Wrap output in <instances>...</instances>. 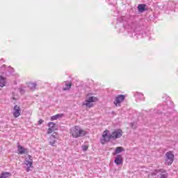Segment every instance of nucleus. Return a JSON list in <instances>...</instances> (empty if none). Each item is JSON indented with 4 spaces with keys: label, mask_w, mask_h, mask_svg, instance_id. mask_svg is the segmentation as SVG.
<instances>
[{
    "label": "nucleus",
    "mask_w": 178,
    "mask_h": 178,
    "mask_svg": "<svg viewBox=\"0 0 178 178\" xmlns=\"http://www.w3.org/2000/svg\"><path fill=\"white\" fill-rule=\"evenodd\" d=\"M83 151H87L88 149V146L83 145L82 146Z\"/></svg>",
    "instance_id": "nucleus-28"
},
{
    "label": "nucleus",
    "mask_w": 178,
    "mask_h": 178,
    "mask_svg": "<svg viewBox=\"0 0 178 178\" xmlns=\"http://www.w3.org/2000/svg\"><path fill=\"white\" fill-rule=\"evenodd\" d=\"M22 115V109L17 104L15 105L13 109V115L16 119Z\"/></svg>",
    "instance_id": "nucleus-6"
},
{
    "label": "nucleus",
    "mask_w": 178,
    "mask_h": 178,
    "mask_svg": "<svg viewBox=\"0 0 178 178\" xmlns=\"http://www.w3.org/2000/svg\"><path fill=\"white\" fill-rule=\"evenodd\" d=\"M24 163L27 168H31L33 166V156L31 155L26 156Z\"/></svg>",
    "instance_id": "nucleus-9"
},
{
    "label": "nucleus",
    "mask_w": 178,
    "mask_h": 178,
    "mask_svg": "<svg viewBox=\"0 0 178 178\" xmlns=\"http://www.w3.org/2000/svg\"><path fill=\"white\" fill-rule=\"evenodd\" d=\"M147 33H145V32L143 33V32L142 31V36H143V37H147Z\"/></svg>",
    "instance_id": "nucleus-30"
},
{
    "label": "nucleus",
    "mask_w": 178,
    "mask_h": 178,
    "mask_svg": "<svg viewBox=\"0 0 178 178\" xmlns=\"http://www.w3.org/2000/svg\"><path fill=\"white\" fill-rule=\"evenodd\" d=\"M175 160V155L172 152H168L165 153V165H170L173 163V161Z\"/></svg>",
    "instance_id": "nucleus-4"
},
{
    "label": "nucleus",
    "mask_w": 178,
    "mask_h": 178,
    "mask_svg": "<svg viewBox=\"0 0 178 178\" xmlns=\"http://www.w3.org/2000/svg\"><path fill=\"white\" fill-rule=\"evenodd\" d=\"M3 62V59L0 60V63H2Z\"/></svg>",
    "instance_id": "nucleus-34"
},
{
    "label": "nucleus",
    "mask_w": 178,
    "mask_h": 178,
    "mask_svg": "<svg viewBox=\"0 0 178 178\" xmlns=\"http://www.w3.org/2000/svg\"><path fill=\"white\" fill-rule=\"evenodd\" d=\"M160 178H168V177L166 176V175L161 174Z\"/></svg>",
    "instance_id": "nucleus-29"
},
{
    "label": "nucleus",
    "mask_w": 178,
    "mask_h": 178,
    "mask_svg": "<svg viewBox=\"0 0 178 178\" xmlns=\"http://www.w3.org/2000/svg\"><path fill=\"white\" fill-rule=\"evenodd\" d=\"M48 127L50 128V129H55V123L49 122Z\"/></svg>",
    "instance_id": "nucleus-23"
},
{
    "label": "nucleus",
    "mask_w": 178,
    "mask_h": 178,
    "mask_svg": "<svg viewBox=\"0 0 178 178\" xmlns=\"http://www.w3.org/2000/svg\"><path fill=\"white\" fill-rule=\"evenodd\" d=\"M124 149L122 147H118L115 148V152L113 153V155H118V154H120V152H123Z\"/></svg>",
    "instance_id": "nucleus-17"
},
{
    "label": "nucleus",
    "mask_w": 178,
    "mask_h": 178,
    "mask_svg": "<svg viewBox=\"0 0 178 178\" xmlns=\"http://www.w3.org/2000/svg\"><path fill=\"white\" fill-rule=\"evenodd\" d=\"M114 163L118 165H122V163H123V158L122 157V155H117L114 160Z\"/></svg>",
    "instance_id": "nucleus-14"
},
{
    "label": "nucleus",
    "mask_w": 178,
    "mask_h": 178,
    "mask_svg": "<svg viewBox=\"0 0 178 178\" xmlns=\"http://www.w3.org/2000/svg\"><path fill=\"white\" fill-rule=\"evenodd\" d=\"M112 138V135L109 134V131L106 130L103 132L102 138L100 140L102 144H106Z\"/></svg>",
    "instance_id": "nucleus-3"
},
{
    "label": "nucleus",
    "mask_w": 178,
    "mask_h": 178,
    "mask_svg": "<svg viewBox=\"0 0 178 178\" xmlns=\"http://www.w3.org/2000/svg\"><path fill=\"white\" fill-rule=\"evenodd\" d=\"M138 12L143 13L145 10V4H139L138 6Z\"/></svg>",
    "instance_id": "nucleus-20"
},
{
    "label": "nucleus",
    "mask_w": 178,
    "mask_h": 178,
    "mask_svg": "<svg viewBox=\"0 0 178 178\" xmlns=\"http://www.w3.org/2000/svg\"><path fill=\"white\" fill-rule=\"evenodd\" d=\"M60 118H63V114H62V113L56 114V115L51 117V121L58 120V119H60Z\"/></svg>",
    "instance_id": "nucleus-18"
},
{
    "label": "nucleus",
    "mask_w": 178,
    "mask_h": 178,
    "mask_svg": "<svg viewBox=\"0 0 178 178\" xmlns=\"http://www.w3.org/2000/svg\"><path fill=\"white\" fill-rule=\"evenodd\" d=\"M30 168H31V167H27L26 172H30Z\"/></svg>",
    "instance_id": "nucleus-33"
},
{
    "label": "nucleus",
    "mask_w": 178,
    "mask_h": 178,
    "mask_svg": "<svg viewBox=\"0 0 178 178\" xmlns=\"http://www.w3.org/2000/svg\"><path fill=\"white\" fill-rule=\"evenodd\" d=\"M168 104H170L169 97H168V101L163 104V106H159V108H162V109H168Z\"/></svg>",
    "instance_id": "nucleus-21"
},
{
    "label": "nucleus",
    "mask_w": 178,
    "mask_h": 178,
    "mask_svg": "<svg viewBox=\"0 0 178 178\" xmlns=\"http://www.w3.org/2000/svg\"><path fill=\"white\" fill-rule=\"evenodd\" d=\"M29 88H31V90H35V87H37V83H30L29 84Z\"/></svg>",
    "instance_id": "nucleus-22"
},
{
    "label": "nucleus",
    "mask_w": 178,
    "mask_h": 178,
    "mask_svg": "<svg viewBox=\"0 0 178 178\" xmlns=\"http://www.w3.org/2000/svg\"><path fill=\"white\" fill-rule=\"evenodd\" d=\"M8 72L10 73V76H13V77H15V79H19V77H20V75H19V74L16 73L15 72V69H13V67H8Z\"/></svg>",
    "instance_id": "nucleus-12"
},
{
    "label": "nucleus",
    "mask_w": 178,
    "mask_h": 178,
    "mask_svg": "<svg viewBox=\"0 0 178 178\" xmlns=\"http://www.w3.org/2000/svg\"><path fill=\"white\" fill-rule=\"evenodd\" d=\"M18 91H19L21 94H24V88H18Z\"/></svg>",
    "instance_id": "nucleus-26"
},
{
    "label": "nucleus",
    "mask_w": 178,
    "mask_h": 178,
    "mask_svg": "<svg viewBox=\"0 0 178 178\" xmlns=\"http://www.w3.org/2000/svg\"><path fill=\"white\" fill-rule=\"evenodd\" d=\"M70 88H72V83H70V82H64L63 83V90L64 91L70 90Z\"/></svg>",
    "instance_id": "nucleus-15"
},
{
    "label": "nucleus",
    "mask_w": 178,
    "mask_h": 178,
    "mask_svg": "<svg viewBox=\"0 0 178 178\" xmlns=\"http://www.w3.org/2000/svg\"><path fill=\"white\" fill-rule=\"evenodd\" d=\"M125 97H126L124 96V95H118L115 99L114 105H115V106H120V104H122V102L124 101Z\"/></svg>",
    "instance_id": "nucleus-7"
},
{
    "label": "nucleus",
    "mask_w": 178,
    "mask_h": 178,
    "mask_svg": "<svg viewBox=\"0 0 178 178\" xmlns=\"http://www.w3.org/2000/svg\"><path fill=\"white\" fill-rule=\"evenodd\" d=\"M54 130H55L53 128H49L47 130V134H52V133H54Z\"/></svg>",
    "instance_id": "nucleus-24"
},
{
    "label": "nucleus",
    "mask_w": 178,
    "mask_h": 178,
    "mask_svg": "<svg viewBox=\"0 0 178 178\" xmlns=\"http://www.w3.org/2000/svg\"><path fill=\"white\" fill-rule=\"evenodd\" d=\"M159 172V171H158V170H155L153 172H152V176H156Z\"/></svg>",
    "instance_id": "nucleus-25"
},
{
    "label": "nucleus",
    "mask_w": 178,
    "mask_h": 178,
    "mask_svg": "<svg viewBox=\"0 0 178 178\" xmlns=\"http://www.w3.org/2000/svg\"><path fill=\"white\" fill-rule=\"evenodd\" d=\"M43 123H44V120H40L38 121V124H42Z\"/></svg>",
    "instance_id": "nucleus-31"
},
{
    "label": "nucleus",
    "mask_w": 178,
    "mask_h": 178,
    "mask_svg": "<svg viewBox=\"0 0 178 178\" xmlns=\"http://www.w3.org/2000/svg\"><path fill=\"white\" fill-rule=\"evenodd\" d=\"M17 151L19 155H23V154H29V149L21 145L17 146Z\"/></svg>",
    "instance_id": "nucleus-13"
},
{
    "label": "nucleus",
    "mask_w": 178,
    "mask_h": 178,
    "mask_svg": "<svg viewBox=\"0 0 178 178\" xmlns=\"http://www.w3.org/2000/svg\"><path fill=\"white\" fill-rule=\"evenodd\" d=\"M14 84H15V85L17 84V81H15Z\"/></svg>",
    "instance_id": "nucleus-35"
},
{
    "label": "nucleus",
    "mask_w": 178,
    "mask_h": 178,
    "mask_svg": "<svg viewBox=\"0 0 178 178\" xmlns=\"http://www.w3.org/2000/svg\"><path fill=\"white\" fill-rule=\"evenodd\" d=\"M122 136H123V131H122V129H117L112 133L111 138L113 140H116V138H120Z\"/></svg>",
    "instance_id": "nucleus-10"
},
{
    "label": "nucleus",
    "mask_w": 178,
    "mask_h": 178,
    "mask_svg": "<svg viewBox=\"0 0 178 178\" xmlns=\"http://www.w3.org/2000/svg\"><path fill=\"white\" fill-rule=\"evenodd\" d=\"M12 99H13V101H17V97H16V95H15V93H13Z\"/></svg>",
    "instance_id": "nucleus-27"
},
{
    "label": "nucleus",
    "mask_w": 178,
    "mask_h": 178,
    "mask_svg": "<svg viewBox=\"0 0 178 178\" xmlns=\"http://www.w3.org/2000/svg\"><path fill=\"white\" fill-rule=\"evenodd\" d=\"M131 127H132V129H136V123H132L131 124Z\"/></svg>",
    "instance_id": "nucleus-32"
},
{
    "label": "nucleus",
    "mask_w": 178,
    "mask_h": 178,
    "mask_svg": "<svg viewBox=\"0 0 178 178\" xmlns=\"http://www.w3.org/2000/svg\"><path fill=\"white\" fill-rule=\"evenodd\" d=\"M98 99L95 97H90L83 102V105H86L87 108H92V102H97Z\"/></svg>",
    "instance_id": "nucleus-5"
},
{
    "label": "nucleus",
    "mask_w": 178,
    "mask_h": 178,
    "mask_svg": "<svg viewBox=\"0 0 178 178\" xmlns=\"http://www.w3.org/2000/svg\"><path fill=\"white\" fill-rule=\"evenodd\" d=\"M124 20V17H121L118 19V23L115 25V29L119 31V33H124L125 30L127 31L128 33H134V35H136V32H134V29L133 28V25H127L126 24H123L122 22Z\"/></svg>",
    "instance_id": "nucleus-1"
},
{
    "label": "nucleus",
    "mask_w": 178,
    "mask_h": 178,
    "mask_svg": "<svg viewBox=\"0 0 178 178\" xmlns=\"http://www.w3.org/2000/svg\"><path fill=\"white\" fill-rule=\"evenodd\" d=\"M134 97L136 102H140V101H144V99H145L144 94L140 92H135Z\"/></svg>",
    "instance_id": "nucleus-11"
},
{
    "label": "nucleus",
    "mask_w": 178,
    "mask_h": 178,
    "mask_svg": "<svg viewBox=\"0 0 178 178\" xmlns=\"http://www.w3.org/2000/svg\"><path fill=\"white\" fill-rule=\"evenodd\" d=\"M70 134L74 138H79V137H84L87 134V131L79 126H74L71 128Z\"/></svg>",
    "instance_id": "nucleus-2"
},
{
    "label": "nucleus",
    "mask_w": 178,
    "mask_h": 178,
    "mask_svg": "<svg viewBox=\"0 0 178 178\" xmlns=\"http://www.w3.org/2000/svg\"><path fill=\"white\" fill-rule=\"evenodd\" d=\"M57 140H58V134L54 133L51 136H50L49 138V143L50 145H51V147H55Z\"/></svg>",
    "instance_id": "nucleus-8"
},
{
    "label": "nucleus",
    "mask_w": 178,
    "mask_h": 178,
    "mask_svg": "<svg viewBox=\"0 0 178 178\" xmlns=\"http://www.w3.org/2000/svg\"><path fill=\"white\" fill-rule=\"evenodd\" d=\"M12 176L10 172H1L0 178H10Z\"/></svg>",
    "instance_id": "nucleus-19"
},
{
    "label": "nucleus",
    "mask_w": 178,
    "mask_h": 178,
    "mask_svg": "<svg viewBox=\"0 0 178 178\" xmlns=\"http://www.w3.org/2000/svg\"><path fill=\"white\" fill-rule=\"evenodd\" d=\"M6 86V78L2 75L0 76V87L3 88Z\"/></svg>",
    "instance_id": "nucleus-16"
}]
</instances>
